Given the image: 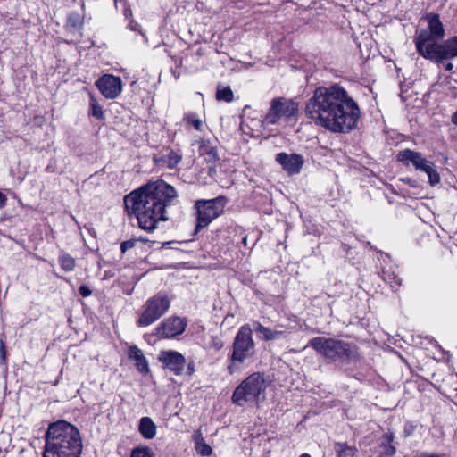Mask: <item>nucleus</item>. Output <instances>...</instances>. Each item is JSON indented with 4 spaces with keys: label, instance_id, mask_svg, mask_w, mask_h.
Here are the masks:
<instances>
[{
    "label": "nucleus",
    "instance_id": "obj_1",
    "mask_svg": "<svg viewBox=\"0 0 457 457\" xmlns=\"http://www.w3.org/2000/svg\"><path fill=\"white\" fill-rule=\"evenodd\" d=\"M305 113L315 125L332 133H349L361 118L358 104L338 84L317 87L305 104Z\"/></svg>",
    "mask_w": 457,
    "mask_h": 457
},
{
    "label": "nucleus",
    "instance_id": "obj_2",
    "mask_svg": "<svg viewBox=\"0 0 457 457\" xmlns=\"http://www.w3.org/2000/svg\"><path fill=\"white\" fill-rule=\"evenodd\" d=\"M176 189L163 180L151 181L124 197L129 214H134L139 227L154 231L158 222L168 220L166 208L177 199Z\"/></svg>",
    "mask_w": 457,
    "mask_h": 457
},
{
    "label": "nucleus",
    "instance_id": "obj_3",
    "mask_svg": "<svg viewBox=\"0 0 457 457\" xmlns=\"http://www.w3.org/2000/svg\"><path fill=\"white\" fill-rule=\"evenodd\" d=\"M81 453L80 434L74 425L58 420L48 426L43 457H79Z\"/></svg>",
    "mask_w": 457,
    "mask_h": 457
},
{
    "label": "nucleus",
    "instance_id": "obj_4",
    "mask_svg": "<svg viewBox=\"0 0 457 457\" xmlns=\"http://www.w3.org/2000/svg\"><path fill=\"white\" fill-rule=\"evenodd\" d=\"M307 346L334 362H349L358 357V347L355 345L331 337H314Z\"/></svg>",
    "mask_w": 457,
    "mask_h": 457
},
{
    "label": "nucleus",
    "instance_id": "obj_5",
    "mask_svg": "<svg viewBox=\"0 0 457 457\" xmlns=\"http://www.w3.org/2000/svg\"><path fill=\"white\" fill-rule=\"evenodd\" d=\"M268 385L262 374L254 372L235 388L232 402L238 406H244L247 403H258L261 398L264 399Z\"/></svg>",
    "mask_w": 457,
    "mask_h": 457
},
{
    "label": "nucleus",
    "instance_id": "obj_6",
    "mask_svg": "<svg viewBox=\"0 0 457 457\" xmlns=\"http://www.w3.org/2000/svg\"><path fill=\"white\" fill-rule=\"evenodd\" d=\"M297 112V103L291 99L277 97L271 100L262 123L264 126L283 125L295 120Z\"/></svg>",
    "mask_w": 457,
    "mask_h": 457
},
{
    "label": "nucleus",
    "instance_id": "obj_7",
    "mask_svg": "<svg viewBox=\"0 0 457 457\" xmlns=\"http://www.w3.org/2000/svg\"><path fill=\"white\" fill-rule=\"evenodd\" d=\"M255 353V344L253 339V330L248 324H245L238 329L233 345L231 361L233 363H243L251 358Z\"/></svg>",
    "mask_w": 457,
    "mask_h": 457
},
{
    "label": "nucleus",
    "instance_id": "obj_8",
    "mask_svg": "<svg viewBox=\"0 0 457 457\" xmlns=\"http://www.w3.org/2000/svg\"><path fill=\"white\" fill-rule=\"evenodd\" d=\"M170 305V299L165 293H158L150 297L143 307L137 325L147 327L153 324L168 312Z\"/></svg>",
    "mask_w": 457,
    "mask_h": 457
},
{
    "label": "nucleus",
    "instance_id": "obj_9",
    "mask_svg": "<svg viewBox=\"0 0 457 457\" xmlns=\"http://www.w3.org/2000/svg\"><path fill=\"white\" fill-rule=\"evenodd\" d=\"M224 206L225 199L223 197L196 201L195 204L196 210V226L195 232L198 233L219 217L223 212Z\"/></svg>",
    "mask_w": 457,
    "mask_h": 457
},
{
    "label": "nucleus",
    "instance_id": "obj_10",
    "mask_svg": "<svg viewBox=\"0 0 457 457\" xmlns=\"http://www.w3.org/2000/svg\"><path fill=\"white\" fill-rule=\"evenodd\" d=\"M397 160L405 165L411 163L416 170L425 172L428 177L431 186L440 182V175L434 162L427 160L421 153L405 149L398 153Z\"/></svg>",
    "mask_w": 457,
    "mask_h": 457
},
{
    "label": "nucleus",
    "instance_id": "obj_11",
    "mask_svg": "<svg viewBox=\"0 0 457 457\" xmlns=\"http://www.w3.org/2000/svg\"><path fill=\"white\" fill-rule=\"evenodd\" d=\"M427 21L428 29L420 30L415 38L416 49L420 54L424 53V47L434 46L436 44L434 41L442 38L445 35L444 26L437 14L427 15Z\"/></svg>",
    "mask_w": 457,
    "mask_h": 457
},
{
    "label": "nucleus",
    "instance_id": "obj_12",
    "mask_svg": "<svg viewBox=\"0 0 457 457\" xmlns=\"http://www.w3.org/2000/svg\"><path fill=\"white\" fill-rule=\"evenodd\" d=\"M424 53L420 55L425 59L430 60L436 63H444V62L457 57V36L453 37L442 44H435L428 47H424Z\"/></svg>",
    "mask_w": 457,
    "mask_h": 457
},
{
    "label": "nucleus",
    "instance_id": "obj_13",
    "mask_svg": "<svg viewBox=\"0 0 457 457\" xmlns=\"http://www.w3.org/2000/svg\"><path fill=\"white\" fill-rule=\"evenodd\" d=\"M96 86L107 99L116 98L122 90L120 78L112 74L103 75L96 81Z\"/></svg>",
    "mask_w": 457,
    "mask_h": 457
},
{
    "label": "nucleus",
    "instance_id": "obj_14",
    "mask_svg": "<svg viewBox=\"0 0 457 457\" xmlns=\"http://www.w3.org/2000/svg\"><path fill=\"white\" fill-rule=\"evenodd\" d=\"M187 327V322L179 317H170L164 320L157 328L156 335L162 338H170L181 335Z\"/></svg>",
    "mask_w": 457,
    "mask_h": 457
},
{
    "label": "nucleus",
    "instance_id": "obj_15",
    "mask_svg": "<svg viewBox=\"0 0 457 457\" xmlns=\"http://www.w3.org/2000/svg\"><path fill=\"white\" fill-rule=\"evenodd\" d=\"M158 360L163 367L170 370L174 375L182 374L186 359L183 354L173 350H163L159 353Z\"/></svg>",
    "mask_w": 457,
    "mask_h": 457
},
{
    "label": "nucleus",
    "instance_id": "obj_16",
    "mask_svg": "<svg viewBox=\"0 0 457 457\" xmlns=\"http://www.w3.org/2000/svg\"><path fill=\"white\" fill-rule=\"evenodd\" d=\"M381 261L384 265L378 274L381 278L390 286L391 289L396 292L402 284L401 278H398L395 272L396 267L390 262V258L387 254H381Z\"/></svg>",
    "mask_w": 457,
    "mask_h": 457
},
{
    "label": "nucleus",
    "instance_id": "obj_17",
    "mask_svg": "<svg viewBox=\"0 0 457 457\" xmlns=\"http://www.w3.org/2000/svg\"><path fill=\"white\" fill-rule=\"evenodd\" d=\"M276 162L289 174H298L303 165V157L297 154L279 153Z\"/></svg>",
    "mask_w": 457,
    "mask_h": 457
},
{
    "label": "nucleus",
    "instance_id": "obj_18",
    "mask_svg": "<svg viewBox=\"0 0 457 457\" xmlns=\"http://www.w3.org/2000/svg\"><path fill=\"white\" fill-rule=\"evenodd\" d=\"M128 356L135 361L137 370L143 374L149 372V366L146 358L141 349L136 345L129 347Z\"/></svg>",
    "mask_w": 457,
    "mask_h": 457
},
{
    "label": "nucleus",
    "instance_id": "obj_19",
    "mask_svg": "<svg viewBox=\"0 0 457 457\" xmlns=\"http://www.w3.org/2000/svg\"><path fill=\"white\" fill-rule=\"evenodd\" d=\"M254 329L260 334V338L264 341H272L284 338L286 336L285 331L273 330L262 326L260 322H254Z\"/></svg>",
    "mask_w": 457,
    "mask_h": 457
},
{
    "label": "nucleus",
    "instance_id": "obj_20",
    "mask_svg": "<svg viewBox=\"0 0 457 457\" xmlns=\"http://www.w3.org/2000/svg\"><path fill=\"white\" fill-rule=\"evenodd\" d=\"M199 154L208 162H215L219 160L217 149L209 140H201L199 142Z\"/></svg>",
    "mask_w": 457,
    "mask_h": 457
},
{
    "label": "nucleus",
    "instance_id": "obj_21",
    "mask_svg": "<svg viewBox=\"0 0 457 457\" xmlns=\"http://www.w3.org/2000/svg\"><path fill=\"white\" fill-rule=\"evenodd\" d=\"M138 430L145 439H152L156 435V426L149 417H143L140 419Z\"/></svg>",
    "mask_w": 457,
    "mask_h": 457
},
{
    "label": "nucleus",
    "instance_id": "obj_22",
    "mask_svg": "<svg viewBox=\"0 0 457 457\" xmlns=\"http://www.w3.org/2000/svg\"><path fill=\"white\" fill-rule=\"evenodd\" d=\"M58 262L61 268L67 272L72 271L76 266L75 259L64 251H60L58 254Z\"/></svg>",
    "mask_w": 457,
    "mask_h": 457
},
{
    "label": "nucleus",
    "instance_id": "obj_23",
    "mask_svg": "<svg viewBox=\"0 0 457 457\" xmlns=\"http://www.w3.org/2000/svg\"><path fill=\"white\" fill-rule=\"evenodd\" d=\"M184 122L187 126L193 127L197 131H203L204 129V121L200 118V116L195 112H187L183 117Z\"/></svg>",
    "mask_w": 457,
    "mask_h": 457
},
{
    "label": "nucleus",
    "instance_id": "obj_24",
    "mask_svg": "<svg viewBox=\"0 0 457 457\" xmlns=\"http://www.w3.org/2000/svg\"><path fill=\"white\" fill-rule=\"evenodd\" d=\"M182 159V155L175 151H170L161 158L163 164L169 169H174Z\"/></svg>",
    "mask_w": 457,
    "mask_h": 457
},
{
    "label": "nucleus",
    "instance_id": "obj_25",
    "mask_svg": "<svg viewBox=\"0 0 457 457\" xmlns=\"http://www.w3.org/2000/svg\"><path fill=\"white\" fill-rule=\"evenodd\" d=\"M335 451L337 457H355L357 449L345 443H336Z\"/></svg>",
    "mask_w": 457,
    "mask_h": 457
},
{
    "label": "nucleus",
    "instance_id": "obj_26",
    "mask_svg": "<svg viewBox=\"0 0 457 457\" xmlns=\"http://www.w3.org/2000/svg\"><path fill=\"white\" fill-rule=\"evenodd\" d=\"M216 99L218 101L230 103L234 99L233 91L229 87L218 86L216 92Z\"/></svg>",
    "mask_w": 457,
    "mask_h": 457
},
{
    "label": "nucleus",
    "instance_id": "obj_27",
    "mask_svg": "<svg viewBox=\"0 0 457 457\" xmlns=\"http://www.w3.org/2000/svg\"><path fill=\"white\" fill-rule=\"evenodd\" d=\"M393 438H394V436L392 433H386L383 436V438H382L383 439L382 445L384 447V450L382 452L383 454L389 455V456L395 454V448L392 445Z\"/></svg>",
    "mask_w": 457,
    "mask_h": 457
},
{
    "label": "nucleus",
    "instance_id": "obj_28",
    "mask_svg": "<svg viewBox=\"0 0 457 457\" xmlns=\"http://www.w3.org/2000/svg\"><path fill=\"white\" fill-rule=\"evenodd\" d=\"M90 109L91 113L95 118H96L97 120L104 119V112L102 110V107L93 96H90Z\"/></svg>",
    "mask_w": 457,
    "mask_h": 457
},
{
    "label": "nucleus",
    "instance_id": "obj_29",
    "mask_svg": "<svg viewBox=\"0 0 457 457\" xmlns=\"http://www.w3.org/2000/svg\"><path fill=\"white\" fill-rule=\"evenodd\" d=\"M196 452L202 456H210L212 453V447L204 442L203 438H200L195 443Z\"/></svg>",
    "mask_w": 457,
    "mask_h": 457
},
{
    "label": "nucleus",
    "instance_id": "obj_30",
    "mask_svg": "<svg viewBox=\"0 0 457 457\" xmlns=\"http://www.w3.org/2000/svg\"><path fill=\"white\" fill-rule=\"evenodd\" d=\"M130 457H154V455L151 449L148 447H144L134 449Z\"/></svg>",
    "mask_w": 457,
    "mask_h": 457
},
{
    "label": "nucleus",
    "instance_id": "obj_31",
    "mask_svg": "<svg viewBox=\"0 0 457 457\" xmlns=\"http://www.w3.org/2000/svg\"><path fill=\"white\" fill-rule=\"evenodd\" d=\"M136 241L135 240H127L121 243L120 245V250L122 253L127 252L128 250L133 248L135 246Z\"/></svg>",
    "mask_w": 457,
    "mask_h": 457
},
{
    "label": "nucleus",
    "instance_id": "obj_32",
    "mask_svg": "<svg viewBox=\"0 0 457 457\" xmlns=\"http://www.w3.org/2000/svg\"><path fill=\"white\" fill-rule=\"evenodd\" d=\"M79 293L82 297H87L91 295L92 290L86 285H82L79 287Z\"/></svg>",
    "mask_w": 457,
    "mask_h": 457
},
{
    "label": "nucleus",
    "instance_id": "obj_33",
    "mask_svg": "<svg viewBox=\"0 0 457 457\" xmlns=\"http://www.w3.org/2000/svg\"><path fill=\"white\" fill-rule=\"evenodd\" d=\"M7 203V197L4 194L0 192V209H3Z\"/></svg>",
    "mask_w": 457,
    "mask_h": 457
},
{
    "label": "nucleus",
    "instance_id": "obj_34",
    "mask_svg": "<svg viewBox=\"0 0 457 457\" xmlns=\"http://www.w3.org/2000/svg\"><path fill=\"white\" fill-rule=\"evenodd\" d=\"M195 373V363L193 361H190L187 364V374L189 376L193 375Z\"/></svg>",
    "mask_w": 457,
    "mask_h": 457
},
{
    "label": "nucleus",
    "instance_id": "obj_35",
    "mask_svg": "<svg viewBox=\"0 0 457 457\" xmlns=\"http://www.w3.org/2000/svg\"><path fill=\"white\" fill-rule=\"evenodd\" d=\"M443 64H444V69L446 71H451L453 70V65L451 62H445V63L444 62Z\"/></svg>",
    "mask_w": 457,
    "mask_h": 457
},
{
    "label": "nucleus",
    "instance_id": "obj_36",
    "mask_svg": "<svg viewBox=\"0 0 457 457\" xmlns=\"http://www.w3.org/2000/svg\"><path fill=\"white\" fill-rule=\"evenodd\" d=\"M451 120L454 125L457 126V111L453 113Z\"/></svg>",
    "mask_w": 457,
    "mask_h": 457
},
{
    "label": "nucleus",
    "instance_id": "obj_37",
    "mask_svg": "<svg viewBox=\"0 0 457 457\" xmlns=\"http://www.w3.org/2000/svg\"><path fill=\"white\" fill-rule=\"evenodd\" d=\"M138 26L137 23L133 24L132 22L129 24V28L133 30L137 29V27Z\"/></svg>",
    "mask_w": 457,
    "mask_h": 457
},
{
    "label": "nucleus",
    "instance_id": "obj_38",
    "mask_svg": "<svg viewBox=\"0 0 457 457\" xmlns=\"http://www.w3.org/2000/svg\"><path fill=\"white\" fill-rule=\"evenodd\" d=\"M423 457H442V456L438 455V454H428V455H425Z\"/></svg>",
    "mask_w": 457,
    "mask_h": 457
},
{
    "label": "nucleus",
    "instance_id": "obj_39",
    "mask_svg": "<svg viewBox=\"0 0 457 457\" xmlns=\"http://www.w3.org/2000/svg\"><path fill=\"white\" fill-rule=\"evenodd\" d=\"M0 348H1L2 353L4 354V345L3 342H1Z\"/></svg>",
    "mask_w": 457,
    "mask_h": 457
},
{
    "label": "nucleus",
    "instance_id": "obj_40",
    "mask_svg": "<svg viewBox=\"0 0 457 457\" xmlns=\"http://www.w3.org/2000/svg\"><path fill=\"white\" fill-rule=\"evenodd\" d=\"M243 243H244L245 246L247 245V238H246V237L243 238Z\"/></svg>",
    "mask_w": 457,
    "mask_h": 457
},
{
    "label": "nucleus",
    "instance_id": "obj_41",
    "mask_svg": "<svg viewBox=\"0 0 457 457\" xmlns=\"http://www.w3.org/2000/svg\"><path fill=\"white\" fill-rule=\"evenodd\" d=\"M228 370H229V373L232 374L234 372L233 370V368H232V365H229L228 366Z\"/></svg>",
    "mask_w": 457,
    "mask_h": 457
},
{
    "label": "nucleus",
    "instance_id": "obj_42",
    "mask_svg": "<svg viewBox=\"0 0 457 457\" xmlns=\"http://www.w3.org/2000/svg\"><path fill=\"white\" fill-rule=\"evenodd\" d=\"M300 457H311L309 453H302Z\"/></svg>",
    "mask_w": 457,
    "mask_h": 457
},
{
    "label": "nucleus",
    "instance_id": "obj_43",
    "mask_svg": "<svg viewBox=\"0 0 457 457\" xmlns=\"http://www.w3.org/2000/svg\"><path fill=\"white\" fill-rule=\"evenodd\" d=\"M215 346H217V348H220L221 345H218V344H215Z\"/></svg>",
    "mask_w": 457,
    "mask_h": 457
},
{
    "label": "nucleus",
    "instance_id": "obj_44",
    "mask_svg": "<svg viewBox=\"0 0 457 457\" xmlns=\"http://www.w3.org/2000/svg\"><path fill=\"white\" fill-rule=\"evenodd\" d=\"M215 346H217V348H220L221 345H218V344H215Z\"/></svg>",
    "mask_w": 457,
    "mask_h": 457
}]
</instances>
